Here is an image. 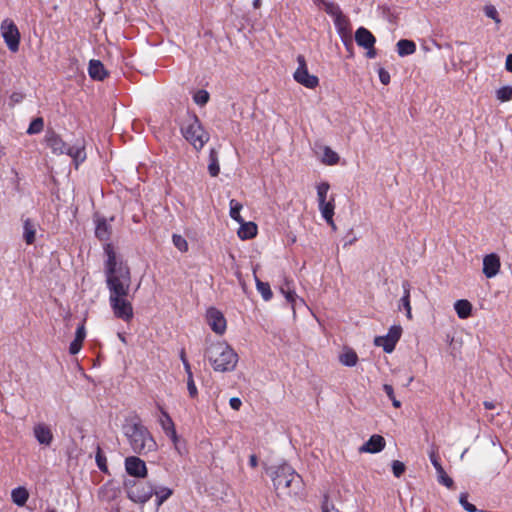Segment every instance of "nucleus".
<instances>
[{
	"label": "nucleus",
	"instance_id": "nucleus-53",
	"mask_svg": "<svg viewBox=\"0 0 512 512\" xmlns=\"http://www.w3.org/2000/svg\"><path fill=\"white\" fill-rule=\"evenodd\" d=\"M383 390L384 392L386 393V395L389 397V399L393 398L395 395H394V389L391 385L389 384H384L383 385Z\"/></svg>",
	"mask_w": 512,
	"mask_h": 512
},
{
	"label": "nucleus",
	"instance_id": "nucleus-24",
	"mask_svg": "<svg viewBox=\"0 0 512 512\" xmlns=\"http://www.w3.org/2000/svg\"><path fill=\"white\" fill-rule=\"evenodd\" d=\"M208 172L211 177H217L220 173L218 151L215 148L209 152Z\"/></svg>",
	"mask_w": 512,
	"mask_h": 512
},
{
	"label": "nucleus",
	"instance_id": "nucleus-21",
	"mask_svg": "<svg viewBox=\"0 0 512 512\" xmlns=\"http://www.w3.org/2000/svg\"><path fill=\"white\" fill-rule=\"evenodd\" d=\"M85 336H86L85 327H84V324H81L76 330L75 339L70 343V346H69L70 354L75 355L80 351V349L82 347V343L85 339Z\"/></svg>",
	"mask_w": 512,
	"mask_h": 512
},
{
	"label": "nucleus",
	"instance_id": "nucleus-49",
	"mask_svg": "<svg viewBox=\"0 0 512 512\" xmlns=\"http://www.w3.org/2000/svg\"><path fill=\"white\" fill-rule=\"evenodd\" d=\"M281 292L284 294L286 300L292 304V306H294V303L296 301V298H297V294L295 293V291L293 290H290V289H287L285 290L283 287L281 288Z\"/></svg>",
	"mask_w": 512,
	"mask_h": 512
},
{
	"label": "nucleus",
	"instance_id": "nucleus-4",
	"mask_svg": "<svg viewBox=\"0 0 512 512\" xmlns=\"http://www.w3.org/2000/svg\"><path fill=\"white\" fill-rule=\"evenodd\" d=\"M131 450L139 455H147L157 450V443L150 431L140 422L130 423L123 427Z\"/></svg>",
	"mask_w": 512,
	"mask_h": 512
},
{
	"label": "nucleus",
	"instance_id": "nucleus-27",
	"mask_svg": "<svg viewBox=\"0 0 512 512\" xmlns=\"http://www.w3.org/2000/svg\"><path fill=\"white\" fill-rule=\"evenodd\" d=\"M11 498L17 506H24L29 498V493L26 488L18 487L12 490Z\"/></svg>",
	"mask_w": 512,
	"mask_h": 512
},
{
	"label": "nucleus",
	"instance_id": "nucleus-51",
	"mask_svg": "<svg viewBox=\"0 0 512 512\" xmlns=\"http://www.w3.org/2000/svg\"><path fill=\"white\" fill-rule=\"evenodd\" d=\"M322 512H342L337 509L334 504L330 503L326 498L322 504Z\"/></svg>",
	"mask_w": 512,
	"mask_h": 512
},
{
	"label": "nucleus",
	"instance_id": "nucleus-62",
	"mask_svg": "<svg viewBox=\"0 0 512 512\" xmlns=\"http://www.w3.org/2000/svg\"><path fill=\"white\" fill-rule=\"evenodd\" d=\"M392 401V404L395 408H399L401 406V402L399 400H397L395 398V396L393 398L390 399Z\"/></svg>",
	"mask_w": 512,
	"mask_h": 512
},
{
	"label": "nucleus",
	"instance_id": "nucleus-52",
	"mask_svg": "<svg viewBox=\"0 0 512 512\" xmlns=\"http://www.w3.org/2000/svg\"><path fill=\"white\" fill-rule=\"evenodd\" d=\"M229 404H230V407L233 409V410H236L238 411L242 405V401L240 400V398L238 397H232L230 400H229Z\"/></svg>",
	"mask_w": 512,
	"mask_h": 512
},
{
	"label": "nucleus",
	"instance_id": "nucleus-55",
	"mask_svg": "<svg viewBox=\"0 0 512 512\" xmlns=\"http://www.w3.org/2000/svg\"><path fill=\"white\" fill-rule=\"evenodd\" d=\"M365 49H367V53H366V56L368 58H375L376 57V49L374 47V45L372 47H364Z\"/></svg>",
	"mask_w": 512,
	"mask_h": 512
},
{
	"label": "nucleus",
	"instance_id": "nucleus-31",
	"mask_svg": "<svg viewBox=\"0 0 512 512\" xmlns=\"http://www.w3.org/2000/svg\"><path fill=\"white\" fill-rule=\"evenodd\" d=\"M316 2L321 3L325 12L332 16L334 19L342 13L340 7L334 2L327 0H316Z\"/></svg>",
	"mask_w": 512,
	"mask_h": 512
},
{
	"label": "nucleus",
	"instance_id": "nucleus-58",
	"mask_svg": "<svg viewBox=\"0 0 512 512\" xmlns=\"http://www.w3.org/2000/svg\"><path fill=\"white\" fill-rule=\"evenodd\" d=\"M167 436L171 439V441L173 442L174 445H176V443L180 442V439L177 435L176 429L174 430L173 434L169 433V434H167Z\"/></svg>",
	"mask_w": 512,
	"mask_h": 512
},
{
	"label": "nucleus",
	"instance_id": "nucleus-40",
	"mask_svg": "<svg viewBox=\"0 0 512 512\" xmlns=\"http://www.w3.org/2000/svg\"><path fill=\"white\" fill-rule=\"evenodd\" d=\"M329 189L330 185L328 182H322L317 186L318 203L326 201Z\"/></svg>",
	"mask_w": 512,
	"mask_h": 512
},
{
	"label": "nucleus",
	"instance_id": "nucleus-23",
	"mask_svg": "<svg viewBox=\"0 0 512 512\" xmlns=\"http://www.w3.org/2000/svg\"><path fill=\"white\" fill-rule=\"evenodd\" d=\"M397 53L399 56L404 57L413 54L416 51V45L413 41L401 39L396 44Z\"/></svg>",
	"mask_w": 512,
	"mask_h": 512
},
{
	"label": "nucleus",
	"instance_id": "nucleus-61",
	"mask_svg": "<svg viewBox=\"0 0 512 512\" xmlns=\"http://www.w3.org/2000/svg\"><path fill=\"white\" fill-rule=\"evenodd\" d=\"M179 356H180V359H181L182 363H184V361H188L187 358H186V352H185L184 348H182L180 350Z\"/></svg>",
	"mask_w": 512,
	"mask_h": 512
},
{
	"label": "nucleus",
	"instance_id": "nucleus-28",
	"mask_svg": "<svg viewBox=\"0 0 512 512\" xmlns=\"http://www.w3.org/2000/svg\"><path fill=\"white\" fill-rule=\"evenodd\" d=\"M173 494V490L166 486L154 487V494L156 496V506L160 507L168 498Z\"/></svg>",
	"mask_w": 512,
	"mask_h": 512
},
{
	"label": "nucleus",
	"instance_id": "nucleus-15",
	"mask_svg": "<svg viewBox=\"0 0 512 512\" xmlns=\"http://www.w3.org/2000/svg\"><path fill=\"white\" fill-rule=\"evenodd\" d=\"M39 224L31 219H23V239L27 245H32L36 240V233Z\"/></svg>",
	"mask_w": 512,
	"mask_h": 512
},
{
	"label": "nucleus",
	"instance_id": "nucleus-18",
	"mask_svg": "<svg viewBox=\"0 0 512 512\" xmlns=\"http://www.w3.org/2000/svg\"><path fill=\"white\" fill-rule=\"evenodd\" d=\"M319 210L321 212L322 217L326 220V222L332 226V228H335V224L333 221L334 216V197H332L329 201L320 202L318 203Z\"/></svg>",
	"mask_w": 512,
	"mask_h": 512
},
{
	"label": "nucleus",
	"instance_id": "nucleus-25",
	"mask_svg": "<svg viewBox=\"0 0 512 512\" xmlns=\"http://www.w3.org/2000/svg\"><path fill=\"white\" fill-rule=\"evenodd\" d=\"M455 311L459 318L466 319L471 315L472 305L468 300H457L454 304Z\"/></svg>",
	"mask_w": 512,
	"mask_h": 512
},
{
	"label": "nucleus",
	"instance_id": "nucleus-38",
	"mask_svg": "<svg viewBox=\"0 0 512 512\" xmlns=\"http://www.w3.org/2000/svg\"><path fill=\"white\" fill-rule=\"evenodd\" d=\"M437 479L438 482L447 488L451 489L454 486V481L451 477L447 475L444 468H441L440 470H437Z\"/></svg>",
	"mask_w": 512,
	"mask_h": 512
},
{
	"label": "nucleus",
	"instance_id": "nucleus-37",
	"mask_svg": "<svg viewBox=\"0 0 512 512\" xmlns=\"http://www.w3.org/2000/svg\"><path fill=\"white\" fill-rule=\"evenodd\" d=\"M44 128V120L42 117L33 119L27 129V134L33 135L40 133Z\"/></svg>",
	"mask_w": 512,
	"mask_h": 512
},
{
	"label": "nucleus",
	"instance_id": "nucleus-43",
	"mask_svg": "<svg viewBox=\"0 0 512 512\" xmlns=\"http://www.w3.org/2000/svg\"><path fill=\"white\" fill-rule=\"evenodd\" d=\"M405 465L403 462L394 460L392 462V471L395 477L399 478L405 472Z\"/></svg>",
	"mask_w": 512,
	"mask_h": 512
},
{
	"label": "nucleus",
	"instance_id": "nucleus-20",
	"mask_svg": "<svg viewBox=\"0 0 512 512\" xmlns=\"http://www.w3.org/2000/svg\"><path fill=\"white\" fill-rule=\"evenodd\" d=\"M402 288H403V296L400 299L399 309H401L403 307L406 311L407 318L412 319V312H411V305H410L411 285L407 280H405L402 282Z\"/></svg>",
	"mask_w": 512,
	"mask_h": 512
},
{
	"label": "nucleus",
	"instance_id": "nucleus-39",
	"mask_svg": "<svg viewBox=\"0 0 512 512\" xmlns=\"http://www.w3.org/2000/svg\"><path fill=\"white\" fill-rule=\"evenodd\" d=\"M172 241L175 247L180 250L181 252H187L188 251V243L184 237L178 234H173Z\"/></svg>",
	"mask_w": 512,
	"mask_h": 512
},
{
	"label": "nucleus",
	"instance_id": "nucleus-36",
	"mask_svg": "<svg viewBox=\"0 0 512 512\" xmlns=\"http://www.w3.org/2000/svg\"><path fill=\"white\" fill-rule=\"evenodd\" d=\"M496 98L500 102H508L512 100V86H503L496 90Z\"/></svg>",
	"mask_w": 512,
	"mask_h": 512
},
{
	"label": "nucleus",
	"instance_id": "nucleus-48",
	"mask_svg": "<svg viewBox=\"0 0 512 512\" xmlns=\"http://www.w3.org/2000/svg\"><path fill=\"white\" fill-rule=\"evenodd\" d=\"M484 12L487 17L495 20L497 23L500 22V19L498 18V12L494 6H486Z\"/></svg>",
	"mask_w": 512,
	"mask_h": 512
},
{
	"label": "nucleus",
	"instance_id": "nucleus-33",
	"mask_svg": "<svg viewBox=\"0 0 512 512\" xmlns=\"http://www.w3.org/2000/svg\"><path fill=\"white\" fill-rule=\"evenodd\" d=\"M322 162L326 165H335L339 162V155L330 147L325 146L323 149Z\"/></svg>",
	"mask_w": 512,
	"mask_h": 512
},
{
	"label": "nucleus",
	"instance_id": "nucleus-63",
	"mask_svg": "<svg viewBox=\"0 0 512 512\" xmlns=\"http://www.w3.org/2000/svg\"><path fill=\"white\" fill-rule=\"evenodd\" d=\"M260 5H261V0H254L253 1V7L255 9H258L260 7Z\"/></svg>",
	"mask_w": 512,
	"mask_h": 512
},
{
	"label": "nucleus",
	"instance_id": "nucleus-6",
	"mask_svg": "<svg viewBox=\"0 0 512 512\" xmlns=\"http://www.w3.org/2000/svg\"><path fill=\"white\" fill-rule=\"evenodd\" d=\"M183 137L197 150L200 151L209 141L210 135L195 114H189L181 126Z\"/></svg>",
	"mask_w": 512,
	"mask_h": 512
},
{
	"label": "nucleus",
	"instance_id": "nucleus-19",
	"mask_svg": "<svg viewBox=\"0 0 512 512\" xmlns=\"http://www.w3.org/2000/svg\"><path fill=\"white\" fill-rule=\"evenodd\" d=\"M111 225L107 223L105 218L96 221L95 235L100 241H108L111 236Z\"/></svg>",
	"mask_w": 512,
	"mask_h": 512
},
{
	"label": "nucleus",
	"instance_id": "nucleus-45",
	"mask_svg": "<svg viewBox=\"0 0 512 512\" xmlns=\"http://www.w3.org/2000/svg\"><path fill=\"white\" fill-rule=\"evenodd\" d=\"M429 459L436 471L443 468L439 461L438 452L435 448H431V450L429 451Z\"/></svg>",
	"mask_w": 512,
	"mask_h": 512
},
{
	"label": "nucleus",
	"instance_id": "nucleus-17",
	"mask_svg": "<svg viewBox=\"0 0 512 512\" xmlns=\"http://www.w3.org/2000/svg\"><path fill=\"white\" fill-rule=\"evenodd\" d=\"M355 41L360 47H372L376 38L368 29L360 27L355 32Z\"/></svg>",
	"mask_w": 512,
	"mask_h": 512
},
{
	"label": "nucleus",
	"instance_id": "nucleus-64",
	"mask_svg": "<svg viewBox=\"0 0 512 512\" xmlns=\"http://www.w3.org/2000/svg\"><path fill=\"white\" fill-rule=\"evenodd\" d=\"M118 337H119V339H120L123 343H126V339H125V337H124L122 334H120V333H119V334H118Z\"/></svg>",
	"mask_w": 512,
	"mask_h": 512
},
{
	"label": "nucleus",
	"instance_id": "nucleus-8",
	"mask_svg": "<svg viewBox=\"0 0 512 512\" xmlns=\"http://www.w3.org/2000/svg\"><path fill=\"white\" fill-rule=\"evenodd\" d=\"M297 63L298 68L293 74L294 80L306 88H316L319 84V79L317 76L312 75L308 72L306 59L303 55L297 56Z\"/></svg>",
	"mask_w": 512,
	"mask_h": 512
},
{
	"label": "nucleus",
	"instance_id": "nucleus-7",
	"mask_svg": "<svg viewBox=\"0 0 512 512\" xmlns=\"http://www.w3.org/2000/svg\"><path fill=\"white\" fill-rule=\"evenodd\" d=\"M127 497L134 503L144 505L154 494V486L149 482L130 481L126 483Z\"/></svg>",
	"mask_w": 512,
	"mask_h": 512
},
{
	"label": "nucleus",
	"instance_id": "nucleus-60",
	"mask_svg": "<svg viewBox=\"0 0 512 512\" xmlns=\"http://www.w3.org/2000/svg\"><path fill=\"white\" fill-rule=\"evenodd\" d=\"M483 405L488 410H492V409L495 408V404L493 402H491V401H484Z\"/></svg>",
	"mask_w": 512,
	"mask_h": 512
},
{
	"label": "nucleus",
	"instance_id": "nucleus-2",
	"mask_svg": "<svg viewBox=\"0 0 512 512\" xmlns=\"http://www.w3.org/2000/svg\"><path fill=\"white\" fill-rule=\"evenodd\" d=\"M204 356L214 371L222 373L234 371L239 361L235 350L223 341L210 343L205 349Z\"/></svg>",
	"mask_w": 512,
	"mask_h": 512
},
{
	"label": "nucleus",
	"instance_id": "nucleus-34",
	"mask_svg": "<svg viewBox=\"0 0 512 512\" xmlns=\"http://www.w3.org/2000/svg\"><path fill=\"white\" fill-rule=\"evenodd\" d=\"M160 425L165 432V434L174 433L175 425L171 417L167 412L162 411V417L160 418Z\"/></svg>",
	"mask_w": 512,
	"mask_h": 512
},
{
	"label": "nucleus",
	"instance_id": "nucleus-1",
	"mask_svg": "<svg viewBox=\"0 0 512 512\" xmlns=\"http://www.w3.org/2000/svg\"><path fill=\"white\" fill-rule=\"evenodd\" d=\"M106 285L109 291V305L117 319L129 323L134 318L132 302L128 299L131 286V272L126 262L118 258L111 243L104 245Z\"/></svg>",
	"mask_w": 512,
	"mask_h": 512
},
{
	"label": "nucleus",
	"instance_id": "nucleus-44",
	"mask_svg": "<svg viewBox=\"0 0 512 512\" xmlns=\"http://www.w3.org/2000/svg\"><path fill=\"white\" fill-rule=\"evenodd\" d=\"M402 328L401 326H392L387 334L388 338L393 342L397 343L401 337Z\"/></svg>",
	"mask_w": 512,
	"mask_h": 512
},
{
	"label": "nucleus",
	"instance_id": "nucleus-10",
	"mask_svg": "<svg viewBox=\"0 0 512 512\" xmlns=\"http://www.w3.org/2000/svg\"><path fill=\"white\" fill-rule=\"evenodd\" d=\"M126 472L133 477L145 478L148 470L146 463L137 456H129L125 459Z\"/></svg>",
	"mask_w": 512,
	"mask_h": 512
},
{
	"label": "nucleus",
	"instance_id": "nucleus-46",
	"mask_svg": "<svg viewBox=\"0 0 512 512\" xmlns=\"http://www.w3.org/2000/svg\"><path fill=\"white\" fill-rule=\"evenodd\" d=\"M97 466L101 471H107L106 457L102 454L101 449L98 447L96 454Z\"/></svg>",
	"mask_w": 512,
	"mask_h": 512
},
{
	"label": "nucleus",
	"instance_id": "nucleus-9",
	"mask_svg": "<svg viewBox=\"0 0 512 512\" xmlns=\"http://www.w3.org/2000/svg\"><path fill=\"white\" fill-rule=\"evenodd\" d=\"M1 33L8 49L11 52H17L19 49L20 33L14 22L5 19L1 23Z\"/></svg>",
	"mask_w": 512,
	"mask_h": 512
},
{
	"label": "nucleus",
	"instance_id": "nucleus-32",
	"mask_svg": "<svg viewBox=\"0 0 512 512\" xmlns=\"http://www.w3.org/2000/svg\"><path fill=\"white\" fill-rule=\"evenodd\" d=\"M374 343L376 346H381L386 353H391L395 349L396 343L385 336H378L375 338Z\"/></svg>",
	"mask_w": 512,
	"mask_h": 512
},
{
	"label": "nucleus",
	"instance_id": "nucleus-16",
	"mask_svg": "<svg viewBox=\"0 0 512 512\" xmlns=\"http://www.w3.org/2000/svg\"><path fill=\"white\" fill-rule=\"evenodd\" d=\"M88 73L93 80L97 81H103L108 76V72L105 69L103 63L96 59L90 60Z\"/></svg>",
	"mask_w": 512,
	"mask_h": 512
},
{
	"label": "nucleus",
	"instance_id": "nucleus-47",
	"mask_svg": "<svg viewBox=\"0 0 512 512\" xmlns=\"http://www.w3.org/2000/svg\"><path fill=\"white\" fill-rule=\"evenodd\" d=\"M187 389H188V392H189V396L191 398H196L197 397L198 390H197V387L195 385L193 376L187 377Z\"/></svg>",
	"mask_w": 512,
	"mask_h": 512
},
{
	"label": "nucleus",
	"instance_id": "nucleus-3",
	"mask_svg": "<svg viewBox=\"0 0 512 512\" xmlns=\"http://www.w3.org/2000/svg\"><path fill=\"white\" fill-rule=\"evenodd\" d=\"M271 478L278 496L297 495L301 490V476L286 463L273 467Z\"/></svg>",
	"mask_w": 512,
	"mask_h": 512
},
{
	"label": "nucleus",
	"instance_id": "nucleus-35",
	"mask_svg": "<svg viewBox=\"0 0 512 512\" xmlns=\"http://www.w3.org/2000/svg\"><path fill=\"white\" fill-rule=\"evenodd\" d=\"M230 217L237 221L238 223L243 222V218L240 215V210L242 209V204L236 201L235 199L230 200Z\"/></svg>",
	"mask_w": 512,
	"mask_h": 512
},
{
	"label": "nucleus",
	"instance_id": "nucleus-56",
	"mask_svg": "<svg viewBox=\"0 0 512 512\" xmlns=\"http://www.w3.org/2000/svg\"><path fill=\"white\" fill-rule=\"evenodd\" d=\"M505 68L507 71L512 72V53L506 58Z\"/></svg>",
	"mask_w": 512,
	"mask_h": 512
},
{
	"label": "nucleus",
	"instance_id": "nucleus-54",
	"mask_svg": "<svg viewBox=\"0 0 512 512\" xmlns=\"http://www.w3.org/2000/svg\"><path fill=\"white\" fill-rule=\"evenodd\" d=\"M174 448L179 455H183L184 453H186V448L181 443V441L179 443H176V445H174Z\"/></svg>",
	"mask_w": 512,
	"mask_h": 512
},
{
	"label": "nucleus",
	"instance_id": "nucleus-12",
	"mask_svg": "<svg viewBox=\"0 0 512 512\" xmlns=\"http://www.w3.org/2000/svg\"><path fill=\"white\" fill-rule=\"evenodd\" d=\"M500 258L497 254L491 253L483 258V274L487 278L495 277L500 270Z\"/></svg>",
	"mask_w": 512,
	"mask_h": 512
},
{
	"label": "nucleus",
	"instance_id": "nucleus-30",
	"mask_svg": "<svg viewBox=\"0 0 512 512\" xmlns=\"http://www.w3.org/2000/svg\"><path fill=\"white\" fill-rule=\"evenodd\" d=\"M334 24L340 35L344 36L349 33V19L341 13L334 19Z\"/></svg>",
	"mask_w": 512,
	"mask_h": 512
},
{
	"label": "nucleus",
	"instance_id": "nucleus-59",
	"mask_svg": "<svg viewBox=\"0 0 512 512\" xmlns=\"http://www.w3.org/2000/svg\"><path fill=\"white\" fill-rule=\"evenodd\" d=\"M183 366L187 374V377L193 376L190 363L188 361H184Z\"/></svg>",
	"mask_w": 512,
	"mask_h": 512
},
{
	"label": "nucleus",
	"instance_id": "nucleus-5",
	"mask_svg": "<svg viewBox=\"0 0 512 512\" xmlns=\"http://www.w3.org/2000/svg\"><path fill=\"white\" fill-rule=\"evenodd\" d=\"M45 142L53 154H66L70 156L73 159L76 167H78L79 164L84 162L86 159V152L83 143L78 142L70 146L61 138L59 134L53 130L46 132Z\"/></svg>",
	"mask_w": 512,
	"mask_h": 512
},
{
	"label": "nucleus",
	"instance_id": "nucleus-50",
	"mask_svg": "<svg viewBox=\"0 0 512 512\" xmlns=\"http://www.w3.org/2000/svg\"><path fill=\"white\" fill-rule=\"evenodd\" d=\"M378 75L379 80L383 85H388L390 83V74L387 70H385L384 68H379Z\"/></svg>",
	"mask_w": 512,
	"mask_h": 512
},
{
	"label": "nucleus",
	"instance_id": "nucleus-26",
	"mask_svg": "<svg viewBox=\"0 0 512 512\" xmlns=\"http://www.w3.org/2000/svg\"><path fill=\"white\" fill-rule=\"evenodd\" d=\"M339 361L342 365L347 367H353L358 362V356L356 352L352 349H345L340 355H339Z\"/></svg>",
	"mask_w": 512,
	"mask_h": 512
},
{
	"label": "nucleus",
	"instance_id": "nucleus-13",
	"mask_svg": "<svg viewBox=\"0 0 512 512\" xmlns=\"http://www.w3.org/2000/svg\"><path fill=\"white\" fill-rule=\"evenodd\" d=\"M33 433L39 444L50 446L53 441V433L45 423H38L33 428Z\"/></svg>",
	"mask_w": 512,
	"mask_h": 512
},
{
	"label": "nucleus",
	"instance_id": "nucleus-41",
	"mask_svg": "<svg viewBox=\"0 0 512 512\" xmlns=\"http://www.w3.org/2000/svg\"><path fill=\"white\" fill-rule=\"evenodd\" d=\"M193 100L198 105H205L209 100V93L206 90H198L194 96Z\"/></svg>",
	"mask_w": 512,
	"mask_h": 512
},
{
	"label": "nucleus",
	"instance_id": "nucleus-22",
	"mask_svg": "<svg viewBox=\"0 0 512 512\" xmlns=\"http://www.w3.org/2000/svg\"><path fill=\"white\" fill-rule=\"evenodd\" d=\"M238 229V236L242 240L252 239L257 234V225L254 222H242Z\"/></svg>",
	"mask_w": 512,
	"mask_h": 512
},
{
	"label": "nucleus",
	"instance_id": "nucleus-42",
	"mask_svg": "<svg viewBox=\"0 0 512 512\" xmlns=\"http://www.w3.org/2000/svg\"><path fill=\"white\" fill-rule=\"evenodd\" d=\"M468 496L466 493H462L459 497V502L467 512H476L477 508L467 500Z\"/></svg>",
	"mask_w": 512,
	"mask_h": 512
},
{
	"label": "nucleus",
	"instance_id": "nucleus-29",
	"mask_svg": "<svg viewBox=\"0 0 512 512\" xmlns=\"http://www.w3.org/2000/svg\"><path fill=\"white\" fill-rule=\"evenodd\" d=\"M254 277H255L256 288H257L258 292L262 295V298L265 301H269L273 296V293L271 291L269 283L262 282L260 279H258V277L256 276L255 273H254Z\"/></svg>",
	"mask_w": 512,
	"mask_h": 512
},
{
	"label": "nucleus",
	"instance_id": "nucleus-57",
	"mask_svg": "<svg viewBox=\"0 0 512 512\" xmlns=\"http://www.w3.org/2000/svg\"><path fill=\"white\" fill-rule=\"evenodd\" d=\"M249 464L252 468H256L258 465V458L255 454L250 455Z\"/></svg>",
	"mask_w": 512,
	"mask_h": 512
},
{
	"label": "nucleus",
	"instance_id": "nucleus-14",
	"mask_svg": "<svg viewBox=\"0 0 512 512\" xmlns=\"http://www.w3.org/2000/svg\"><path fill=\"white\" fill-rule=\"evenodd\" d=\"M386 442L381 435H372L360 448V453H378L385 448Z\"/></svg>",
	"mask_w": 512,
	"mask_h": 512
},
{
	"label": "nucleus",
	"instance_id": "nucleus-11",
	"mask_svg": "<svg viewBox=\"0 0 512 512\" xmlns=\"http://www.w3.org/2000/svg\"><path fill=\"white\" fill-rule=\"evenodd\" d=\"M207 321L211 329L217 334H223L226 330V320L223 314L216 308L207 311Z\"/></svg>",
	"mask_w": 512,
	"mask_h": 512
}]
</instances>
